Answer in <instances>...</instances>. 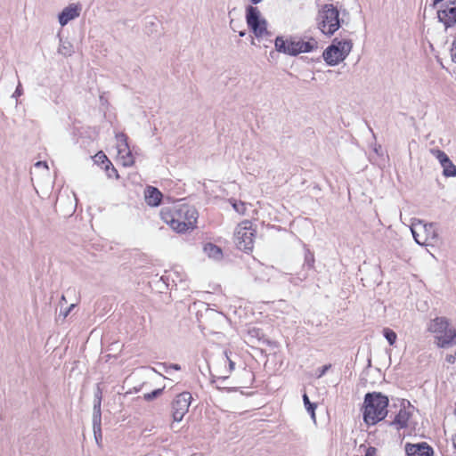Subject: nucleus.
Returning <instances> with one entry per match:
<instances>
[{
	"label": "nucleus",
	"instance_id": "a211bd4d",
	"mask_svg": "<svg viewBox=\"0 0 456 456\" xmlns=\"http://www.w3.org/2000/svg\"><path fill=\"white\" fill-rule=\"evenodd\" d=\"M288 44H289V39H284V37L282 36H278V37H276V38L274 40L275 50L278 53H281L288 54L290 56H295L294 49H292V48L289 49Z\"/></svg>",
	"mask_w": 456,
	"mask_h": 456
},
{
	"label": "nucleus",
	"instance_id": "f8f14e48",
	"mask_svg": "<svg viewBox=\"0 0 456 456\" xmlns=\"http://www.w3.org/2000/svg\"><path fill=\"white\" fill-rule=\"evenodd\" d=\"M411 417V412L407 411L404 407L401 408L391 421H386V423L392 427L394 426L397 431L408 428V422Z\"/></svg>",
	"mask_w": 456,
	"mask_h": 456
},
{
	"label": "nucleus",
	"instance_id": "a18cd8bd",
	"mask_svg": "<svg viewBox=\"0 0 456 456\" xmlns=\"http://www.w3.org/2000/svg\"><path fill=\"white\" fill-rule=\"evenodd\" d=\"M209 314H215V315H216V316H218V317L222 318V314H221V313H219V312H216V311H214V310H210Z\"/></svg>",
	"mask_w": 456,
	"mask_h": 456
},
{
	"label": "nucleus",
	"instance_id": "4468645a",
	"mask_svg": "<svg viewBox=\"0 0 456 456\" xmlns=\"http://www.w3.org/2000/svg\"><path fill=\"white\" fill-rule=\"evenodd\" d=\"M423 229L426 233V244H434L439 240L438 230L436 223H425L423 224Z\"/></svg>",
	"mask_w": 456,
	"mask_h": 456
},
{
	"label": "nucleus",
	"instance_id": "2eb2a0df",
	"mask_svg": "<svg viewBox=\"0 0 456 456\" xmlns=\"http://www.w3.org/2000/svg\"><path fill=\"white\" fill-rule=\"evenodd\" d=\"M444 335L437 337V346L442 348L456 344V330L447 329Z\"/></svg>",
	"mask_w": 456,
	"mask_h": 456
},
{
	"label": "nucleus",
	"instance_id": "393cba45",
	"mask_svg": "<svg viewBox=\"0 0 456 456\" xmlns=\"http://www.w3.org/2000/svg\"><path fill=\"white\" fill-rule=\"evenodd\" d=\"M94 161L97 165H102L105 167L107 164L110 165V160L108 159L106 154L103 151L97 152L94 157Z\"/></svg>",
	"mask_w": 456,
	"mask_h": 456
},
{
	"label": "nucleus",
	"instance_id": "5701e85b",
	"mask_svg": "<svg viewBox=\"0 0 456 456\" xmlns=\"http://www.w3.org/2000/svg\"><path fill=\"white\" fill-rule=\"evenodd\" d=\"M384 338L387 340L390 346H394L397 339L396 333L390 328H384L382 330Z\"/></svg>",
	"mask_w": 456,
	"mask_h": 456
},
{
	"label": "nucleus",
	"instance_id": "de8ad7c7",
	"mask_svg": "<svg viewBox=\"0 0 456 456\" xmlns=\"http://www.w3.org/2000/svg\"><path fill=\"white\" fill-rule=\"evenodd\" d=\"M147 27L148 26H151V27H155L156 26V23L154 22V20H150V21H147Z\"/></svg>",
	"mask_w": 456,
	"mask_h": 456
},
{
	"label": "nucleus",
	"instance_id": "9d476101",
	"mask_svg": "<svg viewBox=\"0 0 456 456\" xmlns=\"http://www.w3.org/2000/svg\"><path fill=\"white\" fill-rule=\"evenodd\" d=\"M437 19L439 22H442L445 29L453 27L456 24V6L442 7L437 11Z\"/></svg>",
	"mask_w": 456,
	"mask_h": 456
},
{
	"label": "nucleus",
	"instance_id": "9b49d317",
	"mask_svg": "<svg viewBox=\"0 0 456 456\" xmlns=\"http://www.w3.org/2000/svg\"><path fill=\"white\" fill-rule=\"evenodd\" d=\"M82 10L80 4H70L65 7L58 15L61 26L67 25L70 20L77 18Z\"/></svg>",
	"mask_w": 456,
	"mask_h": 456
},
{
	"label": "nucleus",
	"instance_id": "58836bf2",
	"mask_svg": "<svg viewBox=\"0 0 456 456\" xmlns=\"http://www.w3.org/2000/svg\"><path fill=\"white\" fill-rule=\"evenodd\" d=\"M224 354H225V357L227 359V361L229 362V370L232 371L233 369H234V362H232L229 356H228V354H227V351H224Z\"/></svg>",
	"mask_w": 456,
	"mask_h": 456
},
{
	"label": "nucleus",
	"instance_id": "39448f33",
	"mask_svg": "<svg viewBox=\"0 0 456 456\" xmlns=\"http://www.w3.org/2000/svg\"><path fill=\"white\" fill-rule=\"evenodd\" d=\"M245 19L249 31L256 39L263 38L265 36L270 37L272 35L267 29V20L262 16L261 12L256 6H246Z\"/></svg>",
	"mask_w": 456,
	"mask_h": 456
},
{
	"label": "nucleus",
	"instance_id": "473e14b6",
	"mask_svg": "<svg viewBox=\"0 0 456 456\" xmlns=\"http://www.w3.org/2000/svg\"><path fill=\"white\" fill-rule=\"evenodd\" d=\"M411 233H412V236L414 238V240L419 244V245H427L426 244V240H420L419 239V234L416 232L415 229L414 228H411Z\"/></svg>",
	"mask_w": 456,
	"mask_h": 456
},
{
	"label": "nucleus",
	"instance_id": "e433bc0d",
	"mask_svg": "<svg viewBox=\"0 0 456 456\" xmlns=\"http://www.w3.org/2000/svg\"><path fill=\"white\" fill-rule=\"evenodd\" d=\"M22 94H23L22 86H21L20 83H19V85L17 86V87L12 94V97H19Z\"/></svg>",
	"mask_w": 456,
	"mask_h": 456
},
{
	"label": "nucleus",
	"instance_id": "6ab92c4d",
	"mask_svg": "<svg viewBox=\"0 0 456 456\" xmlns=\"http://www.w3.org/2000/svg\"><path fill=\"white\" fill-rule=\"evenodd\" d=\"M203 250L210 258L215 260H221L223 258L222 248L212 242L206 243L203 247Z\"/></svg>",
	"mask_w": 456,
	"mask_h": 456
},
{
	"label": "nucleus",
	"instance_id": "412c9836",
	"mask_svg": "<svg viewBox=\"0 0 456 456\" xmlns=\"http://www.w3.org/2000/svg\"><path fill=\"white\" fill-rule=\"evenodd\" d=\"M303 401H304V404H305V407L307 412L310 413L311 418L314 420H315V410H316L317 404L310 402L309 397L306 395V393H304V395H303Z\"/></svg>",
	"mask_w": 456,
	"mask_h": 456
},
{
	"label": "nucleus",
	"instance_id": "dca6fc26",
	"mask_svg": "<svg viewBox=\"0 0 456 456\" xmlns=\"http://www.w3.org/2000/svg\"><path fill=\"white\" fill-rule=\"evenodd\" d=\"M449 327V322L445 317H436L430 322L428 330L432 333H443Z\"/></svg>",
	"mask_w": 456,
	"mask_h": 456
},
{
	"label": "nucleus",
	"instance_id": "423d86ee",
	"mask_svg": "<svg viewBox=\"0 0 456 456\" xmlns=\"http://www.w3.org/2000/svg\"><path fill=\"white\" fill-rule=\"evenodd\" d=\"M256 232V230L252 228V223L249 221H245L239 224L234 232V242L236 247L245 253L251 252L254 248Z\"/></svg>",
	"mask_w": 456,
	"mask_h": 456
},
{
	"label": "nucleus",
	"instance_id": "a878e982",
	"mask_svg": "<svg viewBox=\"0 0 456 456\" xmlns=\"http://www.w3.org/2000/svg\"><path fill=\"white\" fill-rule=\"evenodd\" d=\"M164 389H165V387H163L161 388L154 389L153 391H151L150 393H146L143 395V399L146 402H151V401L157 399L158 397H159L163 394Z\"/></svg>",
	"mask_w": 456,
	"mask_h": 456
},
{
	"label": "nucleus",
	"instance_id": "cd10ccee",
	"mask_svg": "<svg viewBox=\"0 0 456 456\" xmlns=\"http://www.w3.org/2000/svg\"><path fill=\"white\" fill-rule=\"evenodd\" d=\"M103 168H104L106 175L109 178H113V177H115L116 179L119 178L118 172L115 168V167L112 165L111 162H110V165L107 164L105 167H103Z\"/></svg>",
	"mask_w": 456,
	"mask_h": 456
},
{
	"label": "nucleus",
	"instance_id": "f3484780",
	"mask_svg": "<svg viewBox=\"0 0 456 456\" xmlns=\"http://www.w3.org/2000/svg\"><path fill=\"white\" fill-rule=\"evenodd\" d=\"M298 47L295 50V56L302 53H310L317 49L318 42L314 38L310 37L309 40L304 41L303 39L297 40Z\"/></svg>",
	"mask_w": 456,
	"mask_h": 456
},
{
	"label": "nucleus",
	"instance_id": "79ce46f5",
	"mask_svg": "<svg viewBox=\"0 0 456 456\" xmlns=\"http://www.w3.org/2000/svg\"><path fill=\"white\" fill-rule=\"evenodd\" d=\"M374 151L377 155L379 156H382L383 152H382V147L381 145H376L375 148H374Z\"/></svg>",
	"mask_w": 456,
	"mask_h": 456
},
{
	"label": "nucleus",
	"instance_id": "c756f323",
	"mask_svg": "<svg viewBox=\"0 0 456 456\" xmlns=\"http://www.w3.org/2000/svg\"><path fill=\"white\" fill-rule=\"evenodd\" d=\"M231 202H232V208H234V210L239 213V214H245V211H246V207H245V203L242 202V201H237L236 200H231Z\"/></svg>",
	"mask_w": 456,
	"mask_h": 456
},
{
	"label": "nucleus",
	"instance_id": "6e6552de",
	"mask_svg": "<svg viewBox=\"0 0 456 456\" xmlns=\"http://www.w3.org/2000/svg\"><path fill=\"white\" fill-rule=\"evenodd\" d=\"M102 400V389L100 384H97L94 396V411H93V430L95 441L99 444L102 440V411L101 404Z\"/></svg>",
	"mask_w": 456,
	"mask_h": 456
},
{
	"label": "nucleus",
	"instance_id": "7c9ffc66",
	"mask_svg": "<svg viewBox=\"0 0 456 456\" xmlns=\"http://www.w3.org/2000/svg\"><path fill=\"white\" fill-rule=\"evenodd\" d=\"M123 166L124 167H131L134 163V157L132 155V151L130 150H127L126 155L123 157Z\"/></svg>",
	"mask_w": 456,
	"mask_h": 456
},
{
	"label": "nucleus",
	"instance_id": "20e7f679",
	"mask_svg": "<svg viewBox=\"0 0 456 456\" xmlns=\"http://www.w3.org/2000/svg\"><path fill=\"white\" fill-rule=\"evenodd\" d=\"M353 48L351 39H333L331 44L323 51L322 58L329 66H336L343 61Z\"/></svg>",
	"mask_w": 456,
	"mask_h": 456
},
{
	"label": "nucleus",
	"instance_id": "aec40b11",
	"mask_svg": "<svg viewBox=\"0 0 456 456\" xmlns=\"http://www.w3.org/2000/svg\"><path fill=\"white\" fill-rule=\"evenodd\" d=\"M117 139H118V142H119V145L118 147V151L119 154L125 152L127 150H130L129 145H128V137L126 134L120 133V134H117Z\"/></svg>",
	"mask_w": 456,
	"mask_h": 456
},
{
	"label": "nucleus",
	"instance_id": "c03bdc74",
	"mask_svg": "<svg viewBox=\"0 0 456 456\" xmlns=\"http://www.w3.org/2000/svg\"><path fill=\"white\" fill-rule=\"evenodd\" d=\"M36 166L37 167H47V163L45 161H37L36 163Z\"/></svg>",
	"mask_w": 456,
	"mask_h": 456
},
{
	"label": "nucleus",
	"instance_id": "72a5a7b5",
	"mask_svg": "<svg viewBox=\"0 0 456 456\" xmlns=\"http://www.w3.org/2000/svg\"><path fill=\"white\" fill-rule=\"evenodd\" d=\"M288 46H289V49H291V48H292V49H294V51L297 49V47H298V43H297V40H296V37H290L289 38V44H288Z\"/></svg>",
	"mask_w": 456,
	"mask_h": 456
},
{
	"label": "nucleus",
	"instance_id": "c85d7f7f",
	"mask_svg": "<svg viewBox=\"0 0 456 456\" xmlns=\"http://www.w3.org/2000/svg\"><path fill=\"white\" fill-rule=\"evenodd\" d=\"M58 52L65 56H69L73 53L72 45L69 43H62L60 45Z\"/></svg>",
	"mask_w": 456,
	"mask_h": 456
},
{
	"label": "nucleus",
	"instance_id": "3c124183",
	"mask_svg": "<svg viewBox=\"0 0 456 456\" xmlns=\"http://www.w3.org/2000/svg\"><path fill=\"white\" fill-rule=\"evenodd\" d=\"M251 45H256L255 41H254V38L251 39Z\"/></svg>",
	"mask_w": 456,
	"mask_h": 456
},
{
	"label": "nucleus",
	"instance_id": "f257e3e1",
	"mask_svg": "<svg viewBox=\"0 0 456 456\" xmlns=\"http://www.w3.org/2000/svg\"><path fill=\"white\" fill-rule=\"evenodd\" d=\"M161 219L178 233L186 232L195 228L198 212L187 204L176 207H164L160 210Z\"/></svg>",
	"mask_w": 456,
	"mask_h": 456
},
{
	"label": "nucleus",
	"instance_id": "1a4fd4ad",
	"mask_svg": "<svg viewBox=\"0 0 456 456\" xmlns=\"http://www.w3.org/2000/svg\"><path fill=\"white\" fill-rule=\"evenodd\" d=\"M406 456H434V449L427 442L405 444Z\"/></svg>",
	"mask_w": 456,
	"mask_h": 456
},
{
	"label": "nucleus",
	"instance_id": "a19ab883",
	"mask_svg": "<svg viewBox=\"0 0 456 456\" xmlns=\"http://www.w3.org/2000/svg\"><path fill=\"white\" fill-rule=\"evenodd\" d=\"M447 4H449V6H456V0H446L442 4L441 7H445Z\"/></svg>",
	"mask_w": 456,
	"mask_h": 456
},
{
	"label": "nucleus",
	"instance_id": "37998d69",
	"mask_svg": "<svg viewBox=\"0 0 456 456\" xmlns=\"http://www.w3.org/2000/svg\"><path fill=\"white\" fill-rule=\"evenodd\" d=\"M74 307V304H71L63 313V317L66 318L69 314L70 310Z\"/></svg>",
	"mask_w": 456,
	"mask_h": 456
},
{
	"label": "nucleus",
	"instance_id": "f704fd0d",
	"mask_svg": "<svg viewBox=\"0 0 456 456\" xmlns=\"http://www.w3.org/2000/svg\"><path fill=\"white\" fill-rule=\"evenodd\" d=\"M165 370L168 372V370H180L181 366L177 363H170L168 366L164 364Z\"/></svg>",
	"mask_w": 456,
	"mask_h": 456
},
{
	"label": "nucleus",
	"instance_id": "7ed1b4c3",
	"mask_svg": "<svg viewBox=\"0 0 456 456\" xmlns=\"http://www.w3.org/2000/svg\"><path fill=\"white\" fill-rule=\"evenodd\" d=\"M318 28L326 36L331 37L338 31L343 20L339 17V10L332 4H325L318 12Z\"/></svg>",
	"mask_w": 456,
	"mask_h": 456
},
{
	"label": "nucleus",
	"instance_id": "b1692460",
	"mask_svg": "<svg viewBox=\"0 0 456 456\" xmlns=\"http://www.w3.org/2000/svg\"><path fill=\"white\" fill-rule=\"evenodd\" d=\"M432 152L434 153V155L436 156V158L438 159V161L440 162L442 167H444L445 165H447L448 163H450V161H452L448 155L441 151V150H433Z\"/></svg>",
	"mask_w": 456,
	"mask_h": 456
},
{
	"label": "nucleus",
	"instance_id": "bb28decb",
	"mask_svg": "<svg viewBox=\"0 0 456 456\" xmlns=\"http://www.w3.org/2000/svg\"><path fill=\"white\" fill-rule=\"evenodd\" d=\"M443 175L445 177H456V166L450 161V163L443 167Z\"/></svg>",
	"mask_w": 456,
	"mask_h": 456
},
{
	"label": "nucleus",
	"instance_id": "4be33fe9",
	"mask_svg": "<svg viewBox=\"0 0 456 456\" xmlns=\"http://www.w3.org/2000/svg\"><path fill=\"white\" fill-rule=\"evenodd\" d=\"M314 262L315 259L314 252H312L309 248H305L304 267H307V269H314Z\"/></svg>",
	"mask_w": 456,
	"mask_h": 456
},
{
	"label": "nucleus",
	"instance_id": "ea45409f",
	"mask_svg": "<svg viewBox=\"0 0 456 456\" xmlns=\"http://www.w3.org/2000/svg\"><path fill=\"white\" fill-rule=\"evenodd\" d=\"M445 360L449 363H454L456 360V355L454 354H447Z\"/></svg>",
	"mask_w": 456,
	"mask_h": 456
},
{
	"label": "nucleus",
	"instance_id": "09e8293b",
	"mask_svg": "<svg viewBox=\"0 0 456 456\" xmlns=\"http://www.w3.org/2000/svg\"><path fill=\"white\" fill-rule=\"evenodd\" d=\"M246 34H247V32H246V30H245V29H244V30H241V31H239V36H240V37H245V36H246Z\"/></svg>",
	"mask_w": 456,
	"mask_h": 456
},
{
	"label": "nucleus",
	"instance_id": "4c0bfd02",
	"mask_svg": "<svg viewBox=\"0 0 456 456\" xmlns=\"http://www.w3.org/2000/svg\"><path fill=\"white\" fill-rule=\"evenodd\" d=\"M260 331V329L253 328L248 330V334L251 335L252 337L259 338Z\"/></svg>",
	"mask_w": 456,
	"mask_h": 456
},
{
	"label": "nucleus",
	"instance_id": "0eeeda50",
	"mask_svg": "<svg viewBox=\"0 0 456 456\" xmlns=\"http://www.w3.org/2000/svg\"><path fill=\"white\" fill-rule=\"evenodd\" d=\"M192 396L190 392L184 391L178 394L171 403L172 418L174 421L180 422L188 412Z\"/></svg>",
	"mask_w": 456,
	"mask_h": 456
},
{
	"label": "nucleus",
	"instance_id": "c9c22d12",
	"mask_svg": "<svg viewBox=\"0 0 456 456\" xmlns=\"http://www.w3.org/2000/svg\"><path fill=\"white\" fill-rule=\"evenodd\" d=\"M451 55L452 60L456 62V37L452 42V48H451Z\"/></svg>",
	"mask_w": 456,
	"mask_h": 456
},
{
	"label": "nucleus",
	"instance_id": "49530a36",
	"mask_svg": "<svg viewBox=\"0 0 456 456\" xmlns=\"http://www.w3.org/2000/svg\"><path fill=\"white\" fill-rule=\"evenodd\" d=\"M248 1L251 3V4H250V5H253V6H254V5H256V4H259V3H261L263 0H248Z\"/></svg>",
	"mask_w": 456,
	"mask_h": 456
},
{
	"label": "nucleus",
	"instance_id": "2f4dec72",
	"mask_svg": "<svg viewBox=\"0 0 456 456\" xmlns=\"http://www.w3.org/2000/svg\"><path fill=\"white\" fill-rule=\"evenodd\" d=\"M331 368V364H325L317 369V377L321 378L326 374V372Z\"/></svg>",
	"mask_w": 456,
	"mask_h": 456
},
{
	"label": "nucleus",
	"instance_id": "ddd939ff",
	"mask_svg": "<svg viewBox=\"0 0 456 456\" xmlns=\"http://www.w3.org/2000/svg\"><path fill=\"white\" fill-rule=\"evenodd\" d=\"M163 194L154 186H147L145 190V201L151 207H159L162 203Z\"/></svg>",
	"mask_w": 456,
	"mask_h": 456
},
{
	"label": "nucleus",
	"instance_id": "f03ea898",
	"mask_svg": "<svg viewBox=\"0 0 456 456\" xmlns=\"http://www.w3.org/2000/svg\"><path fill=\"white\" fill-rule=\"evenodd\" d=\"M388 396L383 393L376 391L366 393L362 407L363 422L370 427L384 420L388 414Z\"/></svg>",
	"mask_w": 456,
	"mask_h": 456
},
{
	"label": "nucleus",
	"instance_id": "8fccbe9b",
	"mask_svg": "<svg viewBox=\"0 0 456 456\" xmlns=\"http://www.w3.org/2000/svg\"><path fill=\"white\" fill-rule=\"evenodd\" d=\"M217 379L222 380V381H224V380H225L227 379V376L218 377Z\"/></svg>",
	"mask_w": 456,
	"mask_h": 456
}]
</instances>
